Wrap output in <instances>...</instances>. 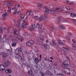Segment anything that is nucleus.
I'll return each instance as SVG.
<instances>
[{
    "label": "nucleus",
    "mask_w": 76,
    "mask_h": 76,
    "mask_svg": "<svg viewBox=\"0 0 76 76\" xmlns=\"http://www.w3.org/2000/svg\"><path fill=\"white\" fill-rule=\"evenodd\" d=\"M49 12L50 9H49L48 8H46L45 11V14H46L47 15V14L49 13Z\"/></svg>",
    "instance_id": "nucleus-19"
},
{
    "label": "nucleus",
    "mask_w": 76,
    "mask_h": 76,
    "mask_svg": "<svg viewBox=\"0 0 76 76\" xmlns=\"http://www.w3.org/2000/svg\"><path fill=\"white\" fill-rule=\"evenodd\" d=\"M46 43H47L48 42V40H47L46 41Z\"/></svg>",
    "instance_id": "nucleus-56"
},
{
    "label": "nucleus",
    "mask_w": 76,
    "mask_h": 76,
    "mask_svg": "<svg viewBox=\"0 0 76 76\" xmlns=\"http://www.w3.org/2000/svg\"><path fill=\"white\" fill-rule=\"evenodd\" d=\"M7 13H5L2 15V16L3 17V20H5V19H6V18H7Z\"/></svg>",
    "instance_id": "nucleus-14"
},
{
    "label": "nucleus",
    "mask_w": 76,
    "mask_h": 76,
    "mask_svg": "<svg viewBox=\"0 0 76 76\" xmlns=\"http://www.w3.org/2000/svg\"><path fill=\"white\" fill-rule=\"evenodd\" d=\"M67 21L66 19H65L63 21V22L64 23L67 22Z\"/></svg>",
    "instance_id": "nucleus-46"
},
{
    "label": "nucleus",
    "mask_w": 76,
    "mask_h": 76,
    "mask_svg": "<svg viewBox=\"0 0 76 76\" xmlns=\"http://www.w3.org/2000/svg\"><path fill=\"white\" fill-rule=\"evenodd\" d=\"M35 28V24H33V25L30 26L29 29L30 31H33V30Z\"/></svg>",
    "instance_id": "nucleus-13"
},
{
    "label": "nucleus",
    "mask_w": 76,
    "mask_h": 76,
    "mask_svg": "<svg viewBox=\"0 0 76 76\" xmlns=\"http://www.w3.org/2000/svg\"><path fill=\"white\" fill-rule=\"evenodd\" d=\"M72 46L73 48L76 50V45L75 44L73 43L72 44Z\"/></svg>",
    "instance_id": "nucleus-35"
},
{
    "label": "nucleus",
    "mask_w": 76,
    "mask_h": 76,
    "mask_svg": "<svg viewBox=\"0 0 76 76\" xmlns=\"http://www.w3.org/2000/svg\"><path fill=\"white\" fill-rule=\"evenodd\" d=\"M28 72L30 75H31V76H32V75L33 74H34V73H33V72H32V70L31 71H28Z\"/></svg>",
    "instance_id": "nucleus-27"
},
{
    "label": "nucleus",
    "mask_w": 76,
    "mask_h": 76,
    "mask_svg": "<svg viewBox=\"0 0 76 76\" xmlns=\"http://www.w3.org/2000/svg\"><path fill=\"white\" fill-rule=\"evenodd\" d=\"M58 43L59 44V45H63V43L60 40L58 41Z\"/></svg>",
    "instance_id": "nucleus-36"
},
{
    "label": "nucleus",
    "mask_w": 76,
    "mask_h": 76,
    "mask_svg": "<svg viewBox=\"0 0 76 76\" xmlns=\"http://www.w3.org/2000/svg\"><path fill=\"white\" fill-rule=\"evenodd\" d=\"M49 75H50V76L51 75H53V74L50 72V73H49Z\"/></svg>",
    "instance_id": "nucleus-53"
},
{
    "label": "nucleus",
    "mask_w": 76,
    "mask_h": 76,
    "mask_svg": "<svg viewBox=\"0 0 76 76\" xmlns=\"http://www.w3.org/2000/svg\"><path fill=\"white\" fill-rule=\"evenodd\" d=\"M4 68H5V66L3 64H1L0 65V70L3 72L4 70Z\"/></svg>",
    "instance_id": "nucleus-8"
},
{
    "label": "nucleus",
    "mask_w": 76,
    "mask_h": 76,
    "mask_svg": "<svg viewBox=\"0 0 76 76\" xmlns=\"http://www.w3.org/2000/svg\"><path fill=\"white\" fill-rule=\"evenodd\" d=\"M20 6H21L20 4H18V7H19Z\"/></svg>",
    "instance_id": "nucleus-54"
},
{
    "label": "nucleus",
    "mask_w": 76,
    "mask_h": 76,
    "mask_svg": "<svg viewBox=\"0 0 76 76\" xmlns=\"http://www.w3.org/2000/svg\"><path fill=\"white\" fill-rule=\"evenodd\" d=\"M16 45V43L14 42L12 43L11 45L12 47H15Z\"/></svg>",
    "instance_id": "nucleus-30"
},
{
    "label": "nucleus",
    "mask_w": 76,
    "mask_h": 76,
    "mask_svg": "<svg viewBox=\"0 0 76 76\" xmlns=\"http://www.w3.org/2000/svg\"><path fill=\"white\" fill-rule=\"evenodd\" d=\"M34 60V62L36 63V64H37L39 63V58H38L37 57L35 58Z\"/></svg>",
    "instance_id": "nucleus-11"
},
{
    "label": "nucleus",
    "mask_w": 76,
    "mask_h": 76,
    "mask_svg": "<svg viewBox=\"0 0 76 76\" xmlns=\"http://www.w3.org/2000/svg\"><path fill=\"white\" fill-rule=\"evenodd\" d=\"M27 25H28V24L25 22H24L23 23H22L21 26L23 28H26L27 26Z\"/></svg>",
    "instance_id": "nucleus-9"
},
{
    "label": "nucleus",
    "mask_w": 76,
    "mask_h": 76,
    "mask_svg": "<svg viewBox=\"0 0 76 76\" xmlns=\"http://www.w3.org/2000/svg\"><path fill=\"white\" fill-rule=\"evenodd\" d=\"M56 10H60V12H65L64 11V10H60V8L59 7H57L56 8Z\"/></svg>",
    "instance_id": "nucleus-24"
},
{
    "label": "nucleus",
    "mask_w": 76,
    "mask_h": 76,
    "mask_svg": "<svg viewBox=\"0 0 76 76\" xmlns=\"http://www.w3.org/2000/svg\"><path fill=\"white\" fill-rule=\"evenodd\" d=\"M54 28L53 27V26H52L51 27V30L53 31V30H54Z\"/></svg>",
    "instance_id": "nucleus-47"
},
{
    "label": "nucleus",
    "mask_w": 76,
    "mask_h": 76,
    "mask_svg": "<svg viewBox=\"0 0 76 76\" xmlns=\"http://www.w3.org/2000/svg\"><path fill=\"white\" fill-rule=\"evenodd\" d=\"M10 64V62L9 61H7V62H4V66L6 67L9 66Z\"/></svg>",
    "instance_id": "nucleus-7"
},
{
    "label": "nucleus",
    "mask_w": 76,
    "mask_h": 76,
    "mask_svg": "<svg viewBox=\"0 0 76 76\" xmlns=\"http://www.w3.org/2000/svg\"><path fill=\"white\" fill-rule=\"evenodd\" d=\"M69 65V62L67 61H64L63 62L62 64V67L64 68L68 66Z\"/></svg>",
    "instance_id": "nucleus-5"
},
{
    "label": "nucleus",
    "mask_w": 76,
    "mask_h": 76,
    "mask_svg": "<svg viewBox=\"0 0 76 76\" xmlns=\"http://www.w3.org/2000/svg\"><path fill=\"white\" fill-rule=\"evenodd\" d=\"M23 65H25V66H26V64L25 63H24L23 64Z\"/></svg>",
    "instance_id": "nucleus-57"
},
{
    "label": "nucleus",
    "mask_w": 76,
    "mask_h": 76,
    "mask_svg": "<svg viewBox=\"0 0 76 76\" xmlns=\"http://www.w3.org/2000/svg\"><path fill=\"white\" fill-rule=\"evenodd\" d=\"M72 40L73 42H74V43H76V41H75V40L74 39H72Z\"/></svg>",
    "instance_id": "nucleus-49"
},
{
    "label": "nucleus",
    "mask_w": 76,
    "mask_h": 76,
    "mask_svg": "<svg viewBox=\"0 0 76 76\" xmlns=\"http://www.w3.org/2000/svg\"><path fill=\"white\" fill-rule=\"evenodd\" d=\"M12 72V69H7L5 70L6 73H11Z\"/></svg>",
    "instance_id": "nucleus-16"
},
{
    "label": "nucleus",
    "mask_w": 76,
    "mask_h": 76,
    "mask_svg": "<svg viewBox=\"0 0 76 76\" xmlns=\"http://www.w3.org/2000/svg\"><path fill=\"white\" fill-rule=\"evenodd\" d=\"M13 2H11L10 3H7V6L8 7V12L9 13H11V7L10 6L12 5Z\"/></svg>",
    "instance_id": "nucleus-4"
},
{
    "label": "nucleus",
    "mask_w": 76,
    "mask_h": 76,
    "mask_svg": "<svg viewBox=\"0 0 76 76\" xmlns=\"http://www.w3.org/2000/svg\"><path fill=\"white\" fill-rule=\"evenodd\" d=\"M61 50L62 51L65 52V53H64V55L66 56H67V53H66V51L70 52V50H71V48H66L63 47L61 48Z\"/></svg>",
    "instance_id": "nucleus-2"
},
{
    "label": "nucleus",
    "mask_w": 76,
    "mask_h": 76,
    "mask_svg": "<svg viewBox=\"0 0 76 76\" xmlns=\"http://www.w3.org/2000/svg\"><path fill=\"white\" fill-rule=\"evenodd\" d=\"M17 12H18V10H17V9H16V10H15L14 14H16V13H17Z\"/></svg>",
    "instance_id": "nucleus-45"
},
{
    "label": "nucleus",
    "mask_w": 76,
    "mask_h": 76,
    "mask_svg": "<svg viewBox=\"0 0 76 76\" xmlns=\"http://www.w3.org/2000/svg\"><path fill=\"white\" fill-rule=\"evenodd\" d=\"M73 22L74 24L76 25V20L74 19V20H73Z\"/></svg>",
    "instance_id": "nucleus-42"
},
{
    "label": "nucleus",
    "mask_w": 76,
    "mask_h": 76,
    "mask_svg": "<svg viewBox=\"0 0 76 76\" xmlns=\"http://www.w3.org/2000/svg\"><path fill=\"white\" fill-rule=\"evenodd\" d=\"M27 19V16H24V17L22 19V20H23V22H25Z\"/></svg>",
    "instance_id": "nucleus-28"
},
{
    "label": "nucleus",
    "mask_w": 76,
    "mask_h": 76,
    "mask_svg": "<svg viewBox=\"0 0 76 76\" xmlns=\"http://www.w3.org/2000/svg\"><path fill=\"white\" fill-rule=\"evenodd\" d=\"M25 16V14H23L21 15V19L22 20V19Z\"/></svg>",
    "instance_id": "nucleus-31"
},
{
    "label": "nucleus",
    "mask_w": 76,
    "mask_h": 76,
    "mask_svg": "<svg viewBox=\"0 0 76 76\" xmlns=\"http://www.w3.org/2000/svg\"><path fill=\"white\" fill-rule=\"evenodd\" d=\"M18 49L20 51V52H22V51H23V47L22 46H21L19 48H18Z\"/></svg>",
    "instance_id": "nucleus-23"
},
{
    "label": "nucleus",
    "mask_w": 76,
    "mask_h": 76,
    "mask_svg": "<svg viewBox=\"0 0 76 76\" xmlns=\"http://www.w3.org/2000/svg\"><path fill=\"white\" fill-rule=\"evenodd\" d=\"M26 36H27V37H29V35L28 34V33H26L25 34Z\"/></svg>",
    "instance_id": "nucleus-48"
},
{
    "label": "nucleus",
    "mask_w": 76,
    "mask_h": 76,
    "mask_svg": "<svg viewBox=\"0 0 76 76\" xmlns=\"http://www.w3.org/2000/svg\"><path fill=\"white\" fill-rule=\"evenodd\" d=\"M33 13H34V11L32 10H30L29 11L28 10L27 11V14L28 13L29 15H33Z\"/></svg>",
    "instance_id": "nucleus-12"
},
{
    "label": "nucleus",
    "mask_w": 76,
    "mask_h": 76,
    "mask_svg": "<svg viewBox=\"0 0 76 76\" xmlns=\"http://www.w3.org/2000/svg\"><path fill=\"white\" fill-rule=\"evenodd\" d=\"M61 17H59L58 18V22H60L61 20Z\"/></svg>",
    "instance_id": "nucleus-37"
},
{
    "label": "nucleus",
    "mask_w": 76,
    "mask_h": 76,
    "mask_svg": "<svg viewBox=\"0 0 76 76\" xmlns=\"http://www.w3.org/2000/svg\"><path fill=\"white\" fill-rule=\"evenodd\" d=\"M40 39H41V40H42V39H44V38H43V37L42 36H40Z\"/></svg>",
    "instance_id": "nucleus-44"
},
{
    "label": "nucleus",
    "mask_w": 76,
    "mask_h": 76,
    "mask_svg": "<svg viewBox=\"0 0 76 76\" xmlns=\"http://www.w3.org/2000/svg\"><path fill=\"white\" fill-rule=\"evenodd\" d=\"M35 53L37 55H39V51L38 50H37L36 51Z\"/></svg>",
    "instance_id": "nucleus-40"
},
{
    "label": "nucleus",
    "mask_w": 76,
    "mask_h": 76,
    "mask_svg": "<svg viewBox=\"0 0 76 76\" xmlns=\"http://www.w3.org/2000/svg\"><path fill=\"white\" fill-rule=\"evenodd\" d=\"M50 13L52 15L56 13V10L55 9H51L50 10Z\"/></svg>",
    "instance_id": "nucleus-17"
},
{
    "label": "nucleus",
    "mask_w": 76,
    "mask_h": 76,
    "mask_svg": "<svg viewBox=\"0 0 76 76\" xmlns=\"http://www.w3.org/2000/svg\"><path fill=\"white\" fill-rule=\"evenodd\" d=\"M0 55L1 56H2L3 57H6L7 56V55H6V54L4 53H0Z\"/></svg>",
    "instance_id": "nucleus-22"
},
{
    "label": "nucleus",
    "mask_w": 76,
    "mask_h": 76,
    "mask_svg": "<svg viewBox=\"0 0 76 76\" xmlns=\"http://www.w3.org/2000/svg\"><path fill=\"white\" fill-rule=\"evenodd\" d=\"M69 4H71V5H74V4H75V3L73 2H72L69 3Z\"/></svg>",
    "instance_id": "nucleus-43"
},
{
    "label": "nucleus",
    "mask_w": 76,
    "mask_h": 76,
    "mask_svg": "<svg viewBox=\"0 0 76 76\" xmlns=\"http://www.w3.org/2000/svg\"><path fill=\"white\" fill-rule=\"evenodd\" d=\"M34 43V41L33 40H30L27 43V44L28 46L30 47L31 45H32Z\"/></svg>",
    "instance_id": "nucleus-6"
},
{
    "label": "nucleus",
    "mask_w": 76,
    "mask_h": 76,
    "mask_svg": "<svg viewBox=\"0 0 76 76\" xmlns=\"http://www.w3.org/2000/svg\"><path fill=\"white\" fill-rule=\"evenodd\" d=\"M20 13V11H19L18 12V13Z\"/></svg>",
    "instance_id": "nucleus-62"
},
{
    "label": "nucleus",
    "mask_w": 76,
    "mask_h": 76,
    "mask_svg": "<svg viewBox=\"0 0 76 76\" xmlns=\"http://www.w3.org/2000/svg\"><path fill=\"white\" fill-rule=\"evenodd\" d=\"M44 47L45 49H49L50 48L49 46L47 44L45 45Z\"/></svg>",
    "instance_id": "nucleus-25"
},
{
    "label": "nucleus",
    "mask_w": 76,
    "mask_h": 76,
    "mask_svg": "<svg viewBox=\"0 0 76 76\" xmlns=\"http://www.w3.org/2000/svg\"><path fill=\"white\" fill-rule=\"evenodd\" d=\"M3 8H2V7H0V10H3Z\"/></svg>",
    "instance_id": "nucleus-51"
},
{
    "label": "nucleus",
    "mask_w": 76,
    "mask_h": 76,
    "mask_svg": "<svg viewBox=\"0 0 76 76\" xmlns=\"http://www.w3.org/2000/svg\"><path fill=\"white\" fill-rule=\"evenodd\" d=\"M66 38H67L68 39H70V38L69 37H67Z\"/></svg>",
    "instance_id": "nucleus-63"
},
{
    "label": "nucleus",
    "mask_w": 76,
    "mask_h": 76,
    "mask_svg": "<svg viewBox=\"0 0 76 76\" xmlns=\"http://www.w3.org/2000/svg\"><path fill=\"white\" fill-rule=\"evenodd\" d=\"M69 14H71V16L72 17V18H73L74 16H75L76 15H75V13H72V12H69Z\"/></svg>",
    "instance_id": "nucleus-26"
},
{
    "label": "nucleus",
    "mask_w": 76,
    "mask_h": 76,
    "mask_svg": "<svg viewBox=\"0 0 76 76\" xmlns=\"http://www.w3.org/2000/svg\"><path fill=\"white\" fill-rule=\"evenodd\" d=\"M66 2H67V3H69V1L66 0Z\"/></svg>",
    "instance_id": "nucleus-61"
},
{
    "label": "nucleus",
    "mask_w": 76,
    "mask_h": 76,
    "mask_svg": "<svg viewBox=\"0 0 76 76\" xmlns=\"http://www.w3.org/2000/svg\"><path fill=\"white\" fill-rule=\"evenodd\" d=\"M65 28H65L64 26L63 25H61L59 27V29L60 30H62V29H65Z\"/></svg>",
    "instance_id": "nucleus-21"
},
{
    "label": "nucleus",
    "mask_w": 76,
    "mask_h": 76,
    "mask_svg": "<svg viewBox=\"0 0 76 76\" xmlns=\"http://www.w3.org/2000/svg\"><path fill=\"white\" fill-rule=\"evenodd\" d=\"M50 45L52 46L53 47H55L56 46V42L53 40H51L50 41Z\"/></svg>",
    "instance_id": "nucleus-18"
},
{
    "label": "nucleus",
    "mask_w": 76,
    "mask_h": 76,
    "mask_svg": "<svg viewBox=\"0 0 76 76\" xmlns=\"http://www.w3.org/2000/svg\"><path fill=\"white\" fill-rule=\"evenodd\" d=\"M57 75H58V76H64V75H63V74H57Z\"/></svg>",
    "instance_id": "nucleus-39"
},
{
    "label": "nucleus",
    "mask_w": 76,
    "mask_h": 76,
    "mask_svg": "<svg viewBox=\"0 0 76 76\" xmlns=\"http://www.w3.org/2000/svg\"><path fill=\"white\" fill-rule=\"evenodd\" d=\"M15 7H12V10H14L15 9Z\"/></svg>",
    "instance_id": "nucleus-58"
},
{
    "label": "nucleus",
    "mask_w": 76,
    "mask_h": 76,
    "mask_svg": "<svg viewBox=\"0 0 76 76\" xmlns=\"http://www.w3.org/2000/svg\"><path fill=\"white\" fill-rule=\"evenodd\" d=\"M47 18H48V16L47 14H45L44 15V17L43 18V16H41L39 19V21H42L44 20H47Z\"/></svg>",
    "instance_id": "nucleus-3"
},
{
    "label": "nucleus",
    "mask_w": 76,
    "mask_h": 76,
    "mask_svg": "<svg viewBox=\"0 0 76 76\" xmlns=\"http://www.w3.org/2000/svg\"><path fill=\"white\" fill-rule=\"evenodd\" d=\"M13 33L14 35H17V36L16 37V39L17 40H20L21 41H23V40L24 39V38L23 37H21L20 39L19 37L20 36V34H19V30L16 29H14Z\"/></svg>",
    "instance_id": "nucleus-1"
},
{
    "label": "nucleus",
    "mask_w": 76,
    "mask_h": 76,
    "mask_svg": "<svg viewBox=\"0 0 76 76\" xmlns=\"http://www.w3.org/2000/svg\"><path fill=\"white\" fill-rule=\"evenodd\" d=\"M18 22H19L18 23H20V20H18Z\"/></svg>",
    "instance_id": "nucleus-60"
},
{
    "label": "nucleus",
    "mask_w": 76,
    "mask_h": 76,
    "mask_svg": "<svg viewBox=\"0 0 76 76\" xmlns=\"http://www.w3.org/2000/svg\"><path fill=\"white\" fill-rule=\"evenodd\" d=\"M8 37H9V38H12V35H9L8 36Z\"/></svg>",
    "instance_id": "nucleus-55"
},
{
    "label": "nucleus",
    "mask_w": 76,
    "mask_h": 76,
    "mask_svg": "<svg viewBox=\"0 0 76 76\" xmlns=\"http://www.w3.org/2000/svg\"><path fill=\"white\" fill-rule=\"evenodd\" d=\"M0 33H1V34H3V30L1 28H0Z\"/></svg>",
    "instance_id": "nucleus-41"
},
{
    "label": "nucleus",
    "mask_w": 76,
    "mask_h": 76,
    "mask_svg": "<svg viewBox=\"0 0 76 76\" xmlns=\"http://www.w3.org/2000/svg\"><path fill=\"white\" fill-rule=\"evenodd\" d=\"M44 60L45 61H49L50 60L49 59V58L48 57H46L45 58Z\"/></svg>",
    "instance_id": "nucleus-29"
},
{
    "label": "nucleus",
    "mask_w": 76,
    "mask_h": 76,
    "mask_svg": "<svg viewBox=\"0 0 76 76\" xmlns=\"http://www.w3.org/2000/svg\"><path fill=\"white\" fill-rule=\"evenodd\" d=\"M3 29H4V30H6V27H4L3 28Z\"/></svg>",
    "instance_id": "nucleus-59"
},
{
    "label": "nucleus",
    "mask_w": 76,
    "mask_h": 76,
    "mask_svg": "<svg viewBox=\"0 0 76 76\" xmlns=\"http://www.w3.org/2000/svg\"><path fill=\"white\" fill-rule=\"evenodd\" d=\"M65 72L67 74H68V75H70V71L69 70V69H67L66 70Z\"/></svg>",
    "instance_id": "nucleus-32"
},
{
    "label": "nucleus",
    "mask_w": 76,
    "mask_h": 76,
    "mask_svg": "<svg viewBox=\"0 0 76 76\" xmlns=\"http://www.w3.org/2000/svg\"><path fill=\"white\" fill-rule=\"evenodd\" d=\"M42 26V24L40 25L39 23H37L36 24V27L38 29H41Z\"/></svg>",
    "instance_id": "nucleus-15"
},
{
    "label": "nucleus",
    "mask_w": 76,
    "mask_h": 76,
    "mask_svg": "<svg viewBox=\"0 0 76 76\" xmlns=\"http://www.w3.org/2000/svg\"><path fill=\"white\" fill-rule=\"evenodd\" d=\"M15 52L16 54H18L19 53V51L17 49L15 50Z\"/></svg>",
    "instance_id": "nucleus-33"
},
{
    "label": "nucleus",
    "mask_w": 76,
    "mask_h": 76,
    "mask_svg": "<svg viewBox=\"0 0 76 76\" xmlns=\"http://www.w3.org/2000/svg\"><path fill=\"white\" fill-rule=\"evenodd\" d=\"M45 73L46 75H49L50 73V72L49 70H47Z\"/></svg>",
    "instance_id": "nucleus-34"
},
{
    "label": "nucleus",
    "mask_w": 76,
    "mask_h": 76,
    "mask_svg": "<svg viewBox=\"0 0 76 76\" xmlns=\"http://www.w3.org/2000/svg\"><path fill=\"white\" fill-rule=\"evenodd\" d=\"M66 58H67V60H69V59H70V58H69V57H68V56L66 57Z\"/></svg>",
    "instance_id": "nucleus-50"
},
{
    "label": "nucleus",
    "mask_w": 76,
    "mask_h": 76,
    "mask_svg": "<svg viewBox=\"0 0 76 76\" xmlns=\"http://www.w3.org/2000/svg\"><path fill=\"white\" fill-rule=\"evenodd\" d=\"M34 19L36 20H39V17L38 16H35L34 17Z\"/></svg>",
    "instance_id": "nucleus-38"
},
{
    "label": "nucleus",
    "mask_w": 76,
    "mask_h": 76,
    "mask_svg": "<svg viewBox=\"0 0 76 76\" xmlns=\"http://www.w3.org/2000/svg\"><path fill=\"white\" fill-rule=\"evenodd\" d=\"M69 34L70 35H71L72 34V33H71V32H69Z\"/></svg>",
    "instance_id": "nucleus-64"
},
{
    "label": "nucleus",
    "mask_w": 76,
    "mask_h": 76,
    "mask_svg": "<svg viewBox=\"0 0 76 76\" xmlns=\"http://www.w3.org/2000/svg\"><path fill=\"white\" fill-rule=\"evenodd\" d=\"M14 8L15 9H18V7H17V6L16 5L15 6Z\"/></svg>",
    "instance_id": "nucleus-52"
},
{
    "label": "nucleus",
    "mask_w": 76,
    "mask_h": 76,
    "mask_svg": "<svg viewBox=\"0 0 76 76\" xmlns=\"http://www.w3.org/2000/svg\"><path fill=\"white\" fill-rule=\"evenodd\" d=\"M28 67V71H31L33 69H34L33 68H32V66H31V65H29L28 66L27 65Z\"/></svg>",
    "instance_id": "nucleus-10"
},
{
    "label": "nucleus",
    "mask_w": 76,
    "mask_h": 76,
    "mask_svg": "<svg viewBox=\"0 0 76 76\" xmlns=\"http://www.w3.org/2000/svg\"><path fill=\"white\" fill-rule=\"evenodd\" d=\"M42 7V4L40 3H38L37 7L39 9H41Z\"/></svg>",
    "instance_id": "nucleus-20"
}]
</instances>
